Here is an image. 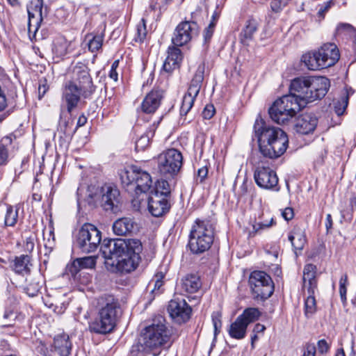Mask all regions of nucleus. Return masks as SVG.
I'll return each instance as SVG.
<instances>
[{
    "label": "nucleus",
    "mask_w": 356,
    "mask_h": 356,
    "mask_svg": "<svg viewBox=\"0 0 356 356\" xmlns=\"http://www.w3.org/2000/svg\"><path fill=\"white\" fill-rule=\"evenodd\" d=\"M120 177L124 187L133 197L134 208L141 212L147 211L152 216H156L154 200L156 189L147 193L152 182L149 174L139 167L131 165L120 170Z\"/></svg>",
    "instance_id": "1"
},
{
    "label": "nucleus",
    "mask_w": 356,
    "mask_h": 356,
    "mask_svg": "<svg viewBox=\"0 0 356 356\" xmlns=\"http://www.w3.org/2000/svg\"><path fill=\"white\" fill-rule=\"evenodd\" d=\"M141 250L140 241L134 238L104 240L100 248L104 259L112 261L111 265L121 273H130L136 268Z\"/></svg>",
    "instance_id": "2"
},
{
    "label": "nucleus",
    "mask_w": 356,
    "mask_h": 356,
    "mask_svg": "<svg viewBox=\"0 0 356 356\" xmlns=\"http://www.w3.org/2000/svg\"><path fill=\"white\" fill-rule=\"evenodd\" d=\"M254 131L259 151L264 156L277 159L286 152L289 139L286 134L280 128L266 125L262 120L257 119Z\"/></svg>",
    "instance_id": "3"
},
{
    "label": "nucleus",
    "mask_w": 356,
    "mask_h": 356,
    "mask_svg": "<svg viewBox=\"0 0 356 356\" xmlns=\"http://www.w3.org/2000/svg\"><path fill=\"white\" fill-rule=\"evenodd\" d=\"M330 87L329 79L324 76H300L291 82L289 95L304 108L307 104L325 97Z\"/></svg>",
    "instance_id": "4"
},
{
    "label": "nucleus",
    "mask_w": 356,
    "mask_h": 356,
    "mask_svg": "<svg viewBox=\"0 0 356 356\" xmlns=\"http://www.w3.org/2000/svg\"><path fill=\"white\" fill-rule=\"evenodd\" d=\"M74 72L78 85L72 81H67L63 91V100L67 105L68 113H71L78 105L80 97L90 98L95 91V86L86 66L80 64L75 66Z\"/></svg>",
    "instance_id": "5"
},
{
    "label": "nucleus",
    "mask_w": 356,
    "mask_h": 356,
    "mask_svg": "<svg viewBox=\"0 0 356 356\" xmlns=\"http://www.w3.org/2000/svg\"><path fill=\"white\" fill-rule=\"evenodd\" d=\"M215 226L207 218H197L191 226L188 247L194 254L208 250L213 242Z\"/></svg>",
    "instance_id": "6"
},
{
    "label": "nucleus",
    "mask_w": 356,
    "mask_h": 356,
    "mask_svg": "<svg viewBox=\"0 0 356 356\" xmlns=\"http://www.w3.org/2000/svg\"><path fill=\"white\" fill-rule=\"evenodd\" d=\"M121 314L118 301L113 297L106 298L99 310L97 318L90 323V330L103 334L112 332Z\"/></svg>",
    "instance_id": "7"
},
{
    "label": "nucleus",
    "mask_w": 356,
    "mask_h": 356,
    "mask_svg": "<svg viewBox=\"0 0 356 356\" xmlns=\"http://www.w3.org/2000/svg\"><path fill=\"white\" fill-rule=\"evenodd\" d=\"M339 51L334 43H326L316 51L304 54L302 61L309 70H319L333 66L339 59Z\"/></svg>",
    "instance_id": "8"
},
{
    "label": "nucleus",
    "mask_w": 356,
    "mask_h": 356,
    "mask_svg": "<svg viewBox=\"0 0 356 356\" xmlns=\"http://www.w3.org/2000/svg\"><path fill=\"white\" fill-rule=\"evenodd\" d=\"M302 108L300 103L296 101V97L286 95L273 103L268 113L274 122L284 124L292 119Z\"/></svg>",
    "instance_id": "9"
},
{
    "label": "nucleus",
    "mask_w": 356,
    "mask_h": 356,
    "mask_svg": "<svg viewBox=\"0 0 356 356\" xmlns=\"http://www.w3.org/2000/svg\"><path fill=\"white\" fill-rule=\"evenodd\" d=\"M119 191L109 186L102 188L89 186L88 189V202L90 204L99 202L104 209L114 213L119 209Z\"/></svg>",
    "instance_id": "10"
},
{
    "label": "nucleus",
    "mask_w": 356,
    "mask_h": 356,
    "mask_svg": "<svg viewBox=\"0 0 356 356\" xmlns=\"http://www.w3.org/2000/svg\"><path fill=\"white\" fill-rule=\"evenodd\" d=\"M183 156L176 149H168L157 156L159 175L167 179H175L182 166Z\"/></svg>",
    "instance_id": "11"
},
{
    "label": "nucleus",
    "mask_w": 356,
    "mask_h": 356,
    "mask_svg": "<svg viewBox=\"0 0 356 356\" xmlns=\"http://www.w3.org/2000/svg\"><path fill=\"white\" fill-rule=\"evenodd\" d=\"M102 241V232L93 225L85 223L79 229L76 244L81 252L90 253L95 251Z\"/></svg>",
    "instance_id": "12"
},
{
    "label": "nucleus",
    "mask_w": 356,
    "mask_h": 356,
    "mask_svg": "<svg viewBox=\"0 0 356 356\" xmlns=\"http://www.w3.org/2000/svg\"><path fill=\"white\" fill-rule=\"evenodd\" d=\"M249 284L255 298L265 300L273 293L274 285L271 277L264 271L254 270L249 277Z\"/></svg>",
    "instance_id": "13"
},
{
    "label": "nucleus",
    "mask_w": 356,
    "mask_h": 356,
    "mask_svg": "<svg viewBox=\"0 0 356 356\" xmlns=\"http://www.w3.org/2000/svg\"><path fill=\"white\" fill-rule=\"evenodd\" d=\"M156 326L152 324L143 328L138 339V342L132 346L131 356H145L152 353L156 355Z\"/></svg>",
    "instance_id": "14"
},
{
    "label": "nucleus",
    "mask_w": 356,
    "mask_h": 356,
    "mask_svg": "<svg viewBox=\"0 0 356 356\" xmlns=\"http://www.w3.org/2000/svg\"><path fill=\"white\" fill-rule=\"evenodd\" d=\"M204 64L199 65L192 79L188 91L184 95L180 108V115H186L192 108L194 102L198 95L204 79Z\"/></svg>",
    "instance_id": "15"
},
{
    "label": "nucleus",
    "mask_w": 356,
    "mask_h": 356,
    "mask_svg": "<svg viewBox=\"0 0 356 356\" xmlns=\"http://www.w3.org/2000/svg\"><path fill=\"white\" fill-rule=\"evenodd\" d=\"M171 318L178 324L187 322L191 316L192 308L184 299L175 298L171 300L167 307Z\"/></svg>",
    "instance_id": "16"
},
{
    "label": "nucleus",
    "mask_w": 356,
    "mask_h": 356,
    "mask_svg": "<svg viewBox=\"0 0 356 356\" xmlns=\"http://www.w3.org/2000/svg\"><path fill=\"white\" fill-rule=\"evenodd\" d=\"M256 184L261 188L278 191V177L276 172L268 167H257L254 173Z\"/></svg>",
    "instance_id": "17"
},
{
    "label": "nucleus",
    "mask_w": 356,
    "mask_h": 356,
    "mask_svg": "<svg viewBox=\"0 0 356 356\" xmlns=\"http://www.w3.org/2000/svg\"><path fill=\"white\" fill-rule=\"evenodd\" d=\"M43 0H31L27 6L29 15L28 31L35 36L43 20Z\"/></svg>",
    "instance_id": "18"
},
{
    "label": "nucleus",
    "mask_w": 356,
    "mask_h": 356,
    "mask_svg": "<svg viewBox=\"0 0 356 356\" xmlns=\"http://www.w3.org/2000/svg\"><path fill=\"white\" fill-rule=\"evenodd\" d=\"M174 330L162 316H157V348L168 350L174 342Z\"/></svg>",
    "instance_id": "19"
},
{
    "label": "nucleus",
    "mask_w": 356,
    "mask_h": 356,
    "mask_svg": "<svg viewBox=\"0 0 356 356\" xmlns=\"http://www.w3.org/2000/svg\"><path fill=\"white\" fill-rule=\"evenodd\" d=\"M197 24L194 22L185 21L180 23L176 28L172 43L176 46H182L188 43L193 34L196 33Z\"/></svg>",
    "instance_id": "20"
},
{
    "label": "nucleus",
    "mask_w": 356,
    "mask_h": 356,
    "mask_svg": "<svg viewBox=\"0 0 356 356\" xmlns=\"http://www.w3.org/2000/svg\"><path fill=\"white\" fill-rule=\"evenodd\" d=\"M181 60L182 55L181 50L175 47H170L168 48L167 58L161 70L160 76L168 77L172 72L179 66Z\"/></svg>",
    "instance_id": "21"
},
{
    "label": "nucleus",
    "mask_w": 356,
    "mask_h": 356,
    "mask_svg": "<svg viewBox=\"0 0 356 356\" xmlns=\"http://www.w3.org/2000/svg\"><path fill=\"white\" fill-rule=\"evenodd\" d=\"M318 123L317 118L312 113L300 115L296 121V131L303 135L313 133Z\"/></svg>",
    "instance_id": "22"
},
{
    "label": "nucleus",
    "mask_w": 356,
    "mask_h": 356,
    "mask_svg": "<svg viewBox=\"0 0 356 356\" xmlns=\"http://www.w3.org/2000/svg\"><path fill=\"white\" fill-rule=\"evenodd\" d=\"M52 348V353H57L59 356H69L72 350L69 336L64 333L55 336Z\"/></svg>",
    "instance_id": "23"
},
{
    "label": "nucleus",
    "mask_w": 356,
    "mask_h": 356,
    "mask_svg": "<svg viewBox=\"0 0 356 356\" xmlns=\"http://www.w3.org/2000/svg\"><path fill=\"white\" fill-rule=\"evenodd\" d=\"M316 266L312 264L305 265L303 270V288L307 293H315L317 291Z\"/></svg>",
    "instance_id": "24"
},
{
    "label": "nucleus",
    "mask_w": 356,
    "mask_h": 356,
    "mask_svg": "<svg viewBox=\"0 0 356 356\" xmlns=\"http://www.w3.org/2000/svg\"><path fill=\"white\" fill-rule=\"evenodd\" d=\"M31 266V257L27 254H22L14 259L11 268L15 273L26 275L30 273Z\"/></svg>",
    "instance_id": "25"
},
{
    "label": "nucleus",
    "mask_w": 356,
    "mask_h": 356,
    "mask_svg": "<svg viewBox=\"0 0 356 356\" xmlns=\"http://www.w3.org/2000/svg\"><path fill=\"white\" fill-rule=\"evenodd\" d=\"M181 289L187 293H195L201 287L200 276L196 274H187L181 280Z\"/></svg>",
    "instance_id": "26"
},
{
    "label": "nucleus",
    "mask_w": 356,
    "mask_h": 356,
    "mask_svg": "<svg viewBox=\"0 0 356 356\" xmlns=\"http://www.w3.org/2000/svg\"><path fill=\"white\" fill-rule=\"evenodd\" d=\"M135 222L131 218H122L115 220L113 225V232L118 236L129 234L134 229Z\"/></svg>",
    "instance_id": "27"
},
{
    "label": "nucleus",
    "mask_w": 356,
    "mask_h": 356,
    "mask_svg": "<svg viewBox=\"0 0 356 356\" xmlns=\"http://www.w3.org/2000/svg\"><path fill=\"white\" fill-rule=\"evenodd\" d=\"M288 238L296 251L302 250L307 241L305 232L300 228H294Z\"/></svg>",
    "instance_id": "28"
},
{
    "label": "nucleus",
    "mask_w": 356,
    "mask_h": 356,
    "mask_svg": "<svg viewBox=\"0 0 356 356\" xmlns=\"http://www.w3.org/2000/svg\"><path fill=\"white\" fill-rule=\"evenodd\" d=\"M247 327V324L238 316L235 321L230 325L228 330L229 334L232 338L242 339L246 335Z\"/></svg>",
    "instance_id": "29"
},
{
    "label": "nucleus",
    "mask_w": 356,
    "mask_h": 356,
    "mask_svg": "<svg viewBox=\"0 0 356 356\" xmlns=\"http://www.w3.org/2000/svg\"><path fill=\"white\" fill-rule=\"evenodd\" d=\"M42 276L39 273L27 279V283L24 287L26 293L30 297L36 296L42 287Z\"/></svg>",
    "instance_id": "30"
},
{
    "label": "nucleus",
    "mask_w": 356,
    "mask_h": 356,
    "mask_svg": "<svg viewBox=\"0 0 356 356\" xmlns=\"http://www.w3.org/2000/svg\"><path fill=\"white\" fill-rule=\"evenodd\" d=\"M257 22L254 19H249L246 22L245 26L240 33V40L243 44L252 39L254 33L257 30Z\"/></svg>",
    "instance_id": "31"
},
{
    "label": "nucleus",
    "mask_w": 356,
    "mask_h": 356,
    "mask_svg": "<svg viewBox=\"0 0 356 356\" xmlns=\"http://www.w3.org/2000/svg\"><path fill=\"white\" fill-rule=\"evenodd\" d=\"M174 179L163 177H161V179H157V196L171 197V183Z\"/></svg>",
    "instance_id": "32"
},
{
    "label": "nucleus",
    "mask_w": 356,
    "mask_h": 356,
    "mask_svg": "<svg viewBox=\"0 0 356 356\" xmlns=\"http://www.w3.org/2000/svg\"><path fill=\"white\" fill-rule=\"evenodd\" d=\"M142 111L147 114L154 113L156 111V92L151 90L141 104Z\"/></svg>",
    "instance_id": "33"
},
{
    "label": "nucleus",
    "mask_w": 356,
    "mask_h": 356,
    "mask_svg": "<svg viewBox=\"0 0 356 356\" xmlns=\"http://www.w3.org/2000/svg\"><path fill=\"white\" fill-rule=\"evenodd\" d=\"M260 316L261 312L257 308L248 307L238 317L248 326L251 323L257 321Z\"/></svg>",
    "instance_id": "34"
},
{
    "label": "nucleus",
    "mask_w": 356,
    "mask_h": 356,
    "mask_svg": "<svg viewBox=\"0 0 356 356\" xmlns=\"http://www.w3.org/2000/svg\"><path fill=\"white\" fill-rule=\"evenodd\" d=\"M157 218L168 213L171 208V197L157 196Z\"/></svg>",
    "instance_id": "35"
},
{
    "label": "nucleus",
    "mask_w": 356,
    "mask_h": 356,
    "mask_svg": "<svg viewBox=\"0 0 356 356\" xmlns=\"http://www.w3.org/2000/svg\"><path fill=\"white\" fill-rule=\"evenodd\" d=\"M86 38L88 40V46L91 52L97 51L102 47L104 40L103 34L96 35L88 34L87 35Z\"/></svg>",
    "instance_id": "36"
},
{
    "label": "nucleus",
    "mask_w": 356,
    "mask_h": 356,
    "mask_svg": "<svg viewBox=\"0 0 356 356\" xmlns=\"http://www.w3.org/2000/svg\"><path fill=\"white\" fill-rule=\"evenodd\" d=\"M308 296L305 301V314L309 318L313 315L316 310V302L315 293H307Z\"/></svg>",
    "instance_id": "37"
},
{
    "label": "nucleus",
    "mask_w": 356,
    "mask_h": 356,
    "mask_svg": "<svg viewBox=\"0 0 356 356\" xmlns=\"http://www.w3.org/2000/svg\"><path fill=\"white\" fill-rule=\"evenodd\" d=\"M70 42L65 38H60L56 41L53 51L58 56H63L69 52Z\"/></svg>",
    "instance_id": "38"
},
{
    "label": "nucleus",
    "mask_w": 356,
    "mask_h": 356,
    "mask_svg": "<svg viewBox=\"0 0 356 356\" xmlns=\"http://www.w3.org/2000/svg\"><path fill=\"white\" fill-rule=\"evenodd\" d=\"M348 104V93L341 96L339 99L334 102V108L338 115H342L346 109Z\"/></svg>",
    "instance_id": "39"
},
{
    "label": "nucleus",
    "mask_w": 356,
    "mask_h": 356,
    "mask_svg": "<svg viewBox=\"0 0 356 356\" xmlns=\"http://www.w3.org/2000/svg\"><path fill=\"white\" fill-rule=\"evenodd\" d=\"M96 258L95 257H85L79 258L74 261V265L79 266L81 268H92L95 267Z\"/></svg>",
    "instance_id": "40"
},
{
    "label": "nucleus",
    "mask_w": 356,
    "mask_h": 356,
    "mask_svg": "<svg viewBox=\"0 0 356 356\" xmlns=\"http://www.w3.org/2000/svg\"><path fill=\"white\" fill-rule=\"evenodd\" d=\"M149 136H153L154 132L148 131L145 135L142 136L136 142L135 149L136 152L145 150L149 145Z\"/></svg>",
    "instance_id": "41"
},
{
    "label": "nucleus",
    "mask_w": 356,
    "mask_h": 356,
    "mask_svg": "<svg viewBox=\"0 0 356 356\" xmlns=\"http://www.w3.org/2000/svg\"><path fill=\"white\" fill-rule=\"evenodd\" d=\"M18 218V211L17 209L14 210L12 207H9L7 209L6 214L5 216V225L6 226H14Z\"/></svg>",
    "instance_id": "42"
},
{
    "label": "nucleus",
    "mask_w": 356,
    "mask_h": 356,
    "mask_svg": "<svg viewBox=\"0 0 356 356\" xmlns=\"http://www.w3.org/2000/svg\"><path fill=\"white\" fill-rule=\"evenodd\" d=\"M348 284V275L346 274L341 276L339 280V294L341 302L343 304L346 303V293H347V286Z\"/></svg>",
    "instance_id": "43"
},
{
    "label": "nucleus",
    "mask_w": 356,
    "mask_h": 356,
    "mask_svg": "<svg viewBox=\"0 0 356 356\" xmlns=\"http://www.w3.org/2000/svg\"><path fill=\"white\" fill-rule=\"evenodd\" d=\"M211 317L214 327V336L216 337V335L220 332L222 327L221 314L218 312H213Z\"/></svg>",
    "instance_id": "44"
},
{
    "label": "nucleus",
    "mask_w": 356,
    "mask_h": 356,
    "mask_svg": "<svg viewBox=\"0 0 356 356\" xmlns=\"http://www.w3.org/2000/svg\"><path fill=\"white\" fill-rule=\"evenodd\" d=\"M15 318V313L10 309H6L3 314V319L1 321L2 326H9L11 325L10 322L13 321Z\"/></svg>",
    "instance_id": "45"
},
{
    "label": "nucleus",
    "mask_w": 356,
    "mask_h": 356,
    "mask_svg": "<svg viewBox=\"0 0 356 356\" xmlns=\"http://www.w3.org/2000/svg\"><path fill=\"white\" fill-rule=\"evenodd\" d=\"M168 271L166 268H164V271L161 270L159 273H157V291L159 293H163L165 289L162 288L165 282V274Z\"/></svg>",
    "instance_id": "46"
},
{
    "label": "nucleus",
    "mask_w": 356,
    "mask_h": 356,
    "mask_svg": "<svg viewBox=\"0 0 356 356\" xmlns=\"http://www.w3.org/2000/svg\"><path fill=\"white\" fill-rule=\"evenodd\" d=\"M289 0H272L270 3L271 10L275 13H279L289 3Z\"/></svg>",
    "instance_id": "47"
},
{
    "label": "nucleus",
    "mask_w": 356,
    "mask_h": 356,
    "mask_svg": "<svg viewBox=\"0 0 356 356\" xmlns=\"http://www.w3.org/2000/svg\"><path fill=\"white\" fill-rule=\"evenodd\" d=\"M334 5V1L333 0H330L323 4L320 6V8L317 13L318 16L321 19H323L325 13L330 10V8Z\"/></svg>",
    "instance_id": "48"
},
{
    "label": "nucleus",
    "mask_w": 356,
    "mask_h": 356,
    "mask_svg": "<svg viewBox=\"0 0 356 356\" xmlns=\"http://www.w3.org/2000/svg\"><path fill=\"white\" fill-rule=\"evenodd\" d=\"M146 33L145 20L143 19L142 22L137 25V38L136 40L142 42L145 38Z\"/></svg>",
    "instance_id": "49"
},
{
    "label": "nucleus",
    "mask_w": 356,
    "mask_h": 356,
    "mask_svg": "<svg viewBox=\"0 0 356 356\" xmlns=\"http://www.w3.org/2000/svg\"><path fill=\"white\" fill-rule=\"evenodd\" d=\"M35 350L38 353L43 356H53L52 350L49 351L42 341L38 342V344L35 347Z\"/></svg>",
    "instance_id": "50"
},
{
    "label": "nucleus",
    "mask_w": 356,
    "mask_h": 356,
    "mask_svg": "<svg viewBox=\"0 0 356 356\" xmlns=\"http://www.w3.org/2000/svg\"><path fill=\"white\" fill-rule=\"evenodd\" d=\"M215 111L213 105L207 104L202 111L203 118L207 120L211 119L214 115Z\"/></svg>",
    "instance_id": "51"
},
{
    "label": "nucleus",
    "mask_w": 356,
    "mask_h": 356,
    "mask_svg": "<svg viewBox=\"0 0 356 356\" xmlns=\"http://www.w3.org/2000/svg\"><path fill=\"white\" fill-rule=\"evenodd\" d=\"M35 246V237L30 236L26 238L24 250L26 252H31Z\"/></svg>",
    "instance_id": "52"
},
{
    "label": "nucleus",
    "mask_w": 356,
    "mask_h": 356,
    "mask_svg": "<svg viewBox=\"0 0 356 356\" xmlns=\"http://www.w3.org/2000/svg\"><path fill=\"white\" fill-rule=\"evenodd\" d=\"M318 350L320 353L323 354L328 352L330 350V345L325 339H321L318 341Z\"/></svg>",
    "instance_id": "53"
},
{
    "label": "nucleus",
    "mask_w": 356,
    "mask_h": 356,
    "mask_svg": "<svg viewBox=\"0 0 356 356\" xmlns=\"http://www.w3.org/2000/svg\"><path fill=\"white\" fill-rule=\"evenodd\" d=\"M215 24L213 22H211L207 28L205 29L204 31V38L205 42H208L211 38L213 33V29H214Z\"/></svg>",
    "instance_id": "54"
},
{
    "label": "nucleus",
    "mask_w": 356,
    "mask_h": 356,
    "mask_svg": "<svg viewBox=\"0 0 356 356\" xmlns=\"http://www.w3.org/2000/svg\"><path fill=\"white\" fill-rule=\"evenodd\" d=\"M352 29V26L349 24L346 23H341L339 24L335 31V33L337 35L341 34L343 31H349Z\"/></svg>",
    "instance_id": "55"
},
{
    "label": "nucleus",
    "mask_w": 356,
    "mask_h": 356,
    "mask_svg": "<svg viewBox=\"0 0 356 356\" xmlns=\"http://www.w3.org/2000/svg\"><path fill=\"white\" fill-rule=\"evenodd\" d=\"M282 216L287 221L293 219L294 216L293 209L291 207H286L282 211Z\"/></svg>",
    "instance_id": "56"
},
{
    "label": "nucleus",
    "mask_w": 356,
    "mask_h": 356,
    "mask_svg": "<svg viewBox=\"0 0 356 356\" xmlns=\"http://www.w3.org/2000/svg\"><path fill=\"white\" fill-rule=\"evenodd\" d=\"M208 175V168L206 166L202 167L197 170V178L202 182Z\"/></svg>",
    "instance_id": "57"
},
{
    "label": "nucleus",
    "mask_w": 356,
    "mask_h": 356,
    "mask_svg": "<svg viewBox=\"0 0 356 356\" xmlns=\"http://www.w3.org/2000/svg\"><path fill=\"white\" fill-rule=\"evenodd\" d=\"M8 157V151L5 145L0 144V165L3 164Z\"/></svg>",
    "instance_id": "58"
},
{
    "label": "nucleus",
    "mask_w": 356,
    "mask_h": 356,
    "mask_svg": "<svg viewBox=\"0 0 356 356\" xmlns=\"http://www.w3.org/2000/svg\"><path fill=\"white\" fill-rule=\"evenodd\" d=\"M302 356H316V347L314 345H307Z\"/></svg>",
    "instance_id": "59"
},
{
    "label": "nucleus",
    "mask_w": 356,
    "mask_h": 356,
    "mask_svg": "<svg viewBox=\"0 0 356 356\" xmlns=\"http://www.w3.org/2000/svg\"><path fill=\"white\" fill-rule=\"evenodd\" d=\"M325 227L327 232L332 227V216L330 213L326 216Z\"/></svg>",
    "instance_id": "60"
},
{
    "label": "nucleus",
    "mask_w": 356,
    "mask_h": 356,
    "mask_svg": "<svg viewBox=\"0 0 356 356\" xmlns=\"http://www.w3.org/2000/svg\"><path fill=\"white\" fill-rule=\"evenodd\" d=\"M47 90V87L46 86L45 84L39 86V87H38L39 99H41L42 97L44 96V95L46 93Z\"/></svg>",
    "instance_id": "61"
},
{
    "label": "nucleus",
    "mask_w": 356,
    "mask_h": 356,
    "mask_svg": "<svg viewBox=\"0 0 356 356\" xmlns=\"http://www.w3.org/2000/svg\"><path fill=\"white\" fill-rule=\"evenodd\" d=\"M270 226V224H264V223H257L253 226V229L255 231V232H258L259 229L269 227Z\"/></svg>",
    "instance_id": "62"
},
{
    "label": "nucleus",
    "mask_w": 356,
    "mask_h": 356,
    "mask_svg": "<svg viewBox=\"0 0 356 356\" xmlns=\"http://www.w3.org/2000/svg\"><path fill=\"white\" fill-rule=\"evenodd\" d=\"M109 77L111 79H112L113 80H114L115 81H118V72H116V70L111 69L110 72H109Z\"/></svg>",
    "instance_id": "63"
},
{
    "label": "nucleus",
    "mask_w": 356,
    "mask_h": 356,
    "mask_svg": "<svg viewBox=\"0 0 356 356\" xmlns=\"http://www.w3.org/2000/svg\"><path fill=\"white\" fill-rule=\"evenodd\" d=\"M87 122V118L83 115H81L77 121V125L79 127L83 126Z\"/></svg>",
    "instance_id": "64"
}]
</instances>
